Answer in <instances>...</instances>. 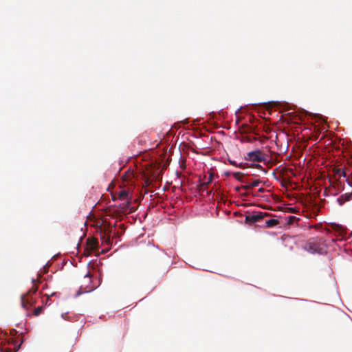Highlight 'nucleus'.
Listing matches in <instances>:
<instances>
[{
	"instance_id": "15",
	"label": "nucleus",
	"mask_w": 352,
	"mask_h": 352,
	"mask_svg": "<svg viewBox=\"0 0 352 352\" xmlns=\"http://www.w3.org/2000/svg\"><path fill=\"white\" fill-rule=\"evenodd\" d=\"M43 308L42 306H39L37 308H36L34 311V315L37 316H38L43 311Z\"/></svg>"
},
{
	"instance_id": "7",
	"label": "nucleus",
	"mask_w": 352,
	"mask_h": 352,
	"mask_svg": "<svg viewBox=\"0 0 352 352\" xmlns=\"http://www.w3.org/2000/svg\"><path fill=\"white\" fill-rule=\"evenodd\" d=\"M10 342L14 345V352H16L19 350L22 343L23 342V340L22 338H21L19 340L11 338V341Z\"/></svg>"
},
{
	"instance_id": "12",
	"label": "nucleus",
	"mask_w": 352,
	"mask_h": 352,
	"mask_svg": "<svg viewBox=\"0 0 352 352\" xmlns=\"http://www.w3.org/2000/svg\"><path fill=\"white\" fill-rule=\"evenodd\" d=\"M213 178H214V175L212 173H210L207 181L206 182H204L203 183L201 184V187H206L210 183H211L213 180Z\"/></svg>"
},
{
	"instance_id": "19",
	"label": "nucleus",
	"mask_w": 352,
	"mask_h": 352,
	"mask_svg": "<svg viewBox=\"0 0 352 352\" xmlns=\"http://www.w3.org/2000/svg\"><path fill=\"white\" fill-rule=\"evenodd\" d=\"M228 161H229V163H230V164H232V165H233V166H237V164H236V162H235V161H232V160H229Z\"/></svg>"
},
{
	"instance_id": "2",
	"label": "nucleus",
	"mask_w": 352,
	"mask_h": 352,
	"mask_svg": "<svg viewBox=\"0 0 352 352\" xmlns=\"http://www.w3.org/2000/svg\"><path fill=\"white\" fill-rule=\"evenodd\" d=\"M32 283L33 285L32 288L25 294H23L21 296V305L26 309L29 308V306H32L33 304L32 298H30V296L32 294H35L38 290V287L35 285L34 279H32Z\"/></svg>"
},
{
	"instance_id": "1",
	"label": "nucleus",
	"mask_w": 352,
	"mask_h": 352,
	"mask_svg": "<svg viewBox=\"0 0 352 352\" xmlns=\"http://www.w3.org/2000/svg\"><path fill=\"white\" fill-rule=\"evenodd\" d=\"M326 248L325 240L321 237L313 239L312 241H309L305 245V249L311 254L318 253L322 254L326 252Z\"/></svg>"
},
{
	"instance_id": "13",
	"label": "nucleus",
	"mask_w": 352,
	"mask_h": 352,
	"mask_svg": "<svg viewBox=\"0 0 352 352\" xmlns=\"http://www.w3.org/2000/svg\"><path fill=\"white\" fill-rule=\"evenodd\" d=\"M335 173L336 175H338L339 177H345L346 176V172L345 170L341 169V168H338L335 170Z\"/></svg>"
},
{
	"instance_id": "4",
	"label": "nucleus",
	"mask_w": 352,
	"mask_h": 352,
	"mask_svg": "<svg viewBox=\"0 0 352 352\" xmlns=\"http://www.w3.org/2000/svg\"><path fill=\"white\" fill-rule=\"evenodd\" d=\"M264 217V215L262 212H258L255 214H250L245 217V223H254L260 221Z\"/></svg>"
},
{
	"instance_id": "17",
	"label": "nucleus",
	"mask_w": 352,
	"mask_h": 352,
	"mask_svg": "<svg viewBox=\"0 0 352 352\" xmlns=\"http://www.w3.org/2000/svg\"><path fill=\"white\" fill-rule=\"evenodd\" d=\"M242 175V174H241L240 172H237V173H234V177L235 178H236V179H239V178H238V177H239V175Z\"/></svg>"
},
{
	"instance_id": "18",
	"label": "nucleus",
	"mask_w": 352,
	"mask_h": 352,
	"mask_svg": "<svg viewBox=\"0 0 352 352\" xmlns=\"http://www.w3.org/2000/svg\"><path fill=\"white\" fill-rule=\"evenodd\" d=\"M16 333H17V331H16L15 329H12V330L10 331V334H11L12 336H15Z\"/></svg>"
},
{
	"instance_id": "3",
	"label": "nucleus",
	"mask_w": 352,
	"mask_h": 352,
	"mask_svg": "<svg viewBox=\"0 0 352 352\" xmlns=\"http://www.w3.org/2000/svg\"><path fill=\"white\" fill-rule=\"evenodd\" d=\"M245 159L252 162H261L267 160V155L259 149H256L248 153Z\"/></svg>"
},
{
	"instance_id": "10",
	"label": "nucleus",
	"mask_w": 352,
	"mask_h": 352,
	"mask_svg": "<svg viewBox=\"0 0 352 352\" xmlns=\"http://www.w3.org/2000/svg\"><path fill=\"white\" fill-rule=\"evenodd\" d=\"M279 223V221L276 219H270L269 220H267L265 221L266 227L267 228H272L274 227Z\"/></svg>"
},
{
	"instance_id": "14",
	"label": "nucleus",
	"mask_w": 352,
	"mask_h": 352,
	"mask_svg": "<svg viewBox=\"0 0 352 352\" xmlns=\"http://www.w3.org/2000/svg\"><path fill=\"white\" fill-rule=\"evenodd\" d=\"M296 217L294 216H289L287 219V222L289 225H292L296 220Z\"/></svg>"
},
{
	"instance_id": "20",
	"label": "nucleus",
	"mask_w": 352,
	"mask_h": 352,
	"mask_svg": "<svg viewBox=\"0 0 352 352\" xmlns=\"http://www.w3.org/2000/svg\"><path fill=\"white\" fill-rule=\"evenodd\" d=\"M263 190V188H260V189H259V191H261V192H262Z\"/></svg>"
},
{
	"instance_id": "9",
	"label": "nucleus",
	"mask_w": 352,
	"mask_h": 352,
	"mask_svg": "<svg viewBox=\"0 0 352 352\" xmlns=\"http://www.w3.org/2000/svg\"><path fill=\"white\" fill-rule=\"evenodd\" d=\"M261 183V181L259 179H254L252 181V182L248 185L242 186L241 188L248 190L253 187L258 186L259 184Z\"/></svg>"
},
{
	"instance_id": "16",
	"label": "nucleus",
	"mask_w": 352,
	"mask_h": 352,
	"mask_svg": "<svg viewBox=\"0 0 352 352\" xmlns=\"http://www.w3.org/2000/svg\"><path fill=\"white\" fill-rule=\"evenodd\" d=\"M85 278H88V282L89 283H91V280H90V278H91V274L90 272H88L85 276Z\"/></svg>"
},
{
	"instance_id": "11",
	"label": "nucleus",
	"mask_w": 352,
	"mask_h": 352,
	"mask_svg": "<svg viewBox=\"0 0 352 352\" xmlns=\"http://www.w3.org/2000/svg\"><path fill=\"white\" fill-rule=\"evenodd\" d=\"M94 287H86L85 288H82V286H81L79 290L78 291L76 296H79L82 293L91 292L94 289Z\"/></svg>"
},
{
	"instance_id": "6",
	"label": "nucleus",
	"mask_w": 352,
	"mask_h": 352,
	"mask_svg": "<svg viewBox=\"0 0 352 352\" xmlns=\"http://www.w3.org/2000/svg\"><path fill=\"white\" fill-rule=\"evenodd\" d=\"M118 199L120 200L127 201L128 204L129 203L130 197L129 192L128 190H122L118 192Z\"/></svg>"
},
{
	"instance_id": "5",
	"label": "nucleus",
	"mask_w": 352,
	"mask_h": 352,
	"mask_svg": "<svg viewBox=\"0 0 352 352\" xmlns=\"http://www.w3.org/2000/svg\"><path fill=\"white\" fill-rule=\"evenodd\" d=\"M87 245L91 250H96L98 247V241L96 238L87 239Z\"/></svg>"
},
{
	"instance_id": "8",
	"label": "nucleus",
	"mask_w": 352,
	"mask_h": 352,
	"mask_svg": "<svg viewBox=\"0 0 352 352\" xmlns=\"http://www.w3.org/2000/svg\"><path fill=\"white\" fill-rule=\"evenodd\" d=\"M100 239L102 243H105L107 244L111 243V236L109 234L106 233L105 231L100 233Z\"/></svg>"
}]
</instances>
